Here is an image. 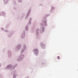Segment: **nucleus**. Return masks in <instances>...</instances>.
<instances>
[{"label": "nucleus", "instance_id": "nucleus-1", "mask_svg": "<svg viewBox=\"0 0 78 78\" xmlns=\"http://www.w3.org/2000/svg\"><path fill=\"white\" fill-rule=\"evenodd\" d=\"M34 50L36 51H37V49H35Z\"/></svg>", "mask_w": 78, "mask_h": 78}, {"label": "nucleus", "instance_id": "nucleus-3", "mask_svg": "<svg viewBox=\"0 0 78 78\" xmlns=\"http://www.w3.org/2000/svg\"><path fill=\"white\" fill-rule=\"evenodd\" d=\"M10 65H9V67L10 66Z\"/></svg>", "mask_w": 78, "mask_h": 78}, {"label": "nucleus", "instance_id": "nucleus-2", "mask_svg": "<svg viewBox=\"0 0 78 78\" xmlns=\"http://www.w3.org/2000/svg\"><path fill=\"white\" fill-rule=\"evenodd\" d=\"M60 58V57H59V56H58L57 57V59H59Z\"/></svg>", "mask_w": 78, "mask_h": 78}]
</instances>
